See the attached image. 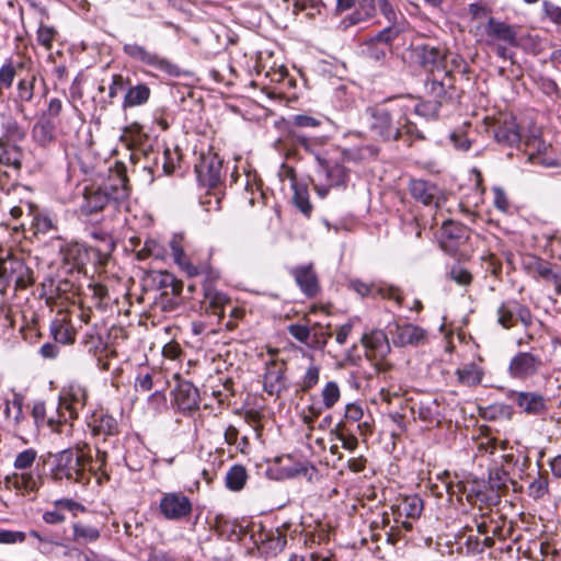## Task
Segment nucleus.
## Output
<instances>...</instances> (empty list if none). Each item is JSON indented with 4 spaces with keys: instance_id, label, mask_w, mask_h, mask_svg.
<instances>
[{
    "instance_id": "2eb2a0df",
    "label": "nucleus",
    "mask_w": 561,
    "mask_h": 561,
    "mask_svg": "<svg viewBox=\"0 0 561 561\" xmlns=\"http://www.w3.org/2000/svg\"><path fill=\"white\" fill-rule=\"evenodd\" d=\"M285 371L286 364L283 360L271 359L266 363L263 387L268 394L279 396L287 389Z\"/></svg>"
},
{
    "instance_id": "c03bdc74",
    "label": "nucleus",
    "mask_w": 561,
    "mask_h": 561,
    "mask_svg": "<svg viewBox=\"0 0 561 561\" xmlns=\"http://www.w3.org/2000/svg\"><path fill=\"white\" fill-rule=\"evenodd\" d=\"M321 398L324 409H332L341 398V391L337 382H327L321 391Z\"/></svg>"
},
{
    "instance_id": "20e7f679",
    "label": "nucleus",
    "mask_w": 561,
    "mask_h": 561,
    "mask_svg": "<svg viewBox=\"0 0 561 561\" xmlns=\"http://www.w3.org/2000/svg\"><path fill=\"white\" fill-rule=\"evenodd\" d=\"M87 461L88 458L78 451L71 449L60 451L56 457L55 479L87 484L90 481V474L85 471Z\"/></svg>"
},
{
    "instance_id": "c9c22d12",
    "label": "nucleus",
    "mask_w": 561,
    "mask_h": 561,
    "mask_svg": "<svg viewBox=\"0 0 561 561\" xmlns=\"http://www.w3.org/2000/svg\"><path fill=\"white\" fill-rule=\"evenodd\" d=\"M424 505L423 500L416 495L404 496L398 506V515L405 516L408 518H419L423 512Z\"/></svg>"
},
{
    "instance_id": "09e8293b",
    "label": "nucleus",
    "mask_w": 561,
    "mask_h": 561,
    "mask_svg": "<svg viewBox=\"0 0 561 561\" xmlns=\"http://www.w3.org/2000/svg\"><path fill=\"white\" fill-rule=\"evenodd\" d=\"M320 379V367L313 363L309 365L301 380L299 381V388L304 392L311 390Z\"/></svg>"
},
{
    "instance_id": "7ed1b4c3",
    "label": "nucleus",
    "mask_w": 561,
    "mask_h": 561,
    "mask_svg": "<svg viewBox=\"0 0 561 561\" xmlns=\"http://www.w3.org/2000/svg\"><path fill=\"white\" fill-rule=\"evenodd\" d=\"M88 391L85 387L78 382H70L65 387L59 397L58 414L59 420L53 417L48 420V425L54 432L62 433V427L67 426L69 420H75L87 403Z\"/></svg>"
},
{
    "instance_id": "ea45409f",
    "label": "nucleus",
    "mask_w": 561,
    "mask_h": 561,
    "mask_svg": "<svg viewBox=\"0 0 561 561\" xmlns=\"http://www.w3.org/2000/svg\"><path fill=\"white\" fill-rule=\"evenodd\" d=\"M84 244L78 242H71L65 244L60 249V253L62 255V260L66 264L70 265L71 268H77L80 264V255L82 256V251L84 249Z\"/></svg>"
},
{
    "instance_id": "a18cd8bd",
    "label": "nucleus",
    "mask_w": 561,
    "mask_h": 561,
    "mask_svg": "<svg viewBox=\"0 0 561 561\" xmlns=\"http://www.w3.org/2000/svg\"><path fill=\"white\" fill-rule=\"evenodd\" d=\"M23 67V62H18L15 66L11 60H8L0 68V88L9 89L12 87L13 81L16 77V71L19 68Z\"/></svg>"
},
{
    "instance_id": "6e6552de",
    "label": "nucleus",
    "mask_w": 561,
    "mask_h": 561,
    "mask_svg": "<svg viewBox=\"0 0 561 561\" xmlns=\"http://www.w3.org/2000/svg\"><path fill=\"white\" fill-rule=\"evenodd\" d=\"M545 363L540 354L535 352H517L508 363L507 373L511 378L526 381L539 374Z\"/></svg>"
},
{
    "instance_id": "f257e3e1",
    "label": "nucleus",
    "mask_w": 561,
    "mask_h": 561,
    "mask_svg": "<svg viewBox=\"0 0 561 561\" xmlns=\"http://www.w3.org/2000/svg\"><path fill=\"white\" fill-rule=\"evenodd\" d=\"M410 107L403 101L367 107L365 115L371 133L383 140H396L402 133L422 138L416 127L408 118Z\"/></svg>"
},
{
    "instance_id": "338daca9",
    "label": "nucleus",
    "mask_w": 561,
    "mask_h": 561,
    "mask_svg": "<svg viewBox=\"0 0 561 561\" xmlns=\"http://www.w3.org/2000/svg\"><path fill=\"white\" fill-rule=\"evenodd\" d=\"M179 156L176 152L171 151L169 148L163 151V171L165 174H172L176 168Z\"/></svg>"
},
{
    "instance_id": "e433bc0d",
    "label": "nucleus",
    "mask_w": 561,
    "mask_h": 561,
    "mask_svg": "<svg viewBox=\"0 0 561 561\" xmlns=\"http://www.w3.org/2000/svg\"><path fill=\"white\" fill-rule=\"evenodd\" d=\"M247 480V469L242 465H234L228 470L225 482L227 489L239 492L244 488Z\"/></svg>"
},
{
    "instance_id": "c756f323",
    "label": "nucleus",
    "mask_w": 561,
    "mask_h": 561,
    "mask_svg": "<svg viewBox=\"0 0 561 561\" xmlns=\"http://www.w3.org/2000/svg\"><path fill=\"white\" fill-rule=\"evenodd\" d=\"M150 95L151 90L146 83L129 85L125 93L122 107L123 110H127L145 105L149 101Z\"/></svg>"
},
{
    "instance_id": "bf43d9fd",
    "label": "nucleus",
    "mask_w": 561,
    "mask_h": 561,
    "mask_svg": "<svg viewBox=\"0 0 561 561\" xmlns=\"http://www.w3.org/2000/svg\"><path fill=\"white\" fill-rule=\"evenodd\" d=\"M411 108L414 110V112L424 117H436L438 115L439 106L437 104H434L433 102H424V103H417L413 106L408 105Z\"/></svg>"
},
{
    "instance_id": "e2e57ef3",
    "label": "nucleus",
    "mask_w": 561,
    "mask_h": 561,
    "mask_svg": "<svg viewBox=\"0 0 561 561\" xmlns=\"http://www.w3.org/2000/svg\"><path fill=\"white\" fill-rule=\"evenodd\" d=\"M129 84V79H125L121 73L113 75L112 82L108 87V96L114 99L118 93Z\"/></svg>"
},
{
    "instance_id": "3c124183",
    "label": "nucleus",
    "mask_w": 561,
    "mask_h": 561,
    "mask_svg": "<svg viewBox=\"0 0 561 561\" xmlns=\"http://www.w3.org/2000/svg\"><path fill=\"white\" fill-rule=\"evenodd\" d=\"M295 193L293 196V201L295 206L305 215H309L311 213L312 206L309 202L308 191L304 187L295 186Z\"/></svg>"
},
{
    "instance_id": "72a5a7b5",
    "label": "nucleus",
    "mask_w": 561,
    "mask_h": 561,
    "mask_svg": "<svg viewBox=\"0 0 561 561\" xmlns=\"http://www.w3.org/2000/svg\"><path fill=\"white\" fill-rule=\"evenodd\" d=\"M412 410L423 422H433L440 416L439 402L436 398L428 397L420 400Z\"/></svg>"
},
{
    "instance_id": "603ef678",
    "label": "nucleus",
    "mask_w": 561,
    "mask_h": 561,
    "mask_svg": "<svg viewBox=\"0 0 561 561\" xmlns=\"http://www.w3.org/2000/svg\"><path fill=\"white\" fill-rule=\"evenodd\" d=\"M36 457L37 453L34 449H25L15 457L14 468L18 470L28 469L33 466Z\"/></svg>"
},
{
    "instance_id": "58836bf2",
    "label": "nucleus",
    "mask_w": 561,
    "mask_h": 561,
    "mask_svg": "<svg viewBox=\"0 0 561 561\" xmlns=\"http://www.w3.org/2000/svg\"><path fill=\"white\" fill-rule=\"evenodd\" d=\"M23 403L24 397L18 392H13L12 398L5 402L4 414L8 419L13 420L15 424L23 419Z\"/></svg>"
},
{
    "instance_id": "13d9d810",
    "label": "nucleus",
    "mask_w": 561,
    "mask_h": 561,
    "mask_svg": "<svg viewBox=\"0 0 561 561\" xmlns=\"http://www.w3.org/2000/svg\"><path fill=\"white\" fill-rule=\"evenodd\" d=\"M288 332L291 336H294L297 341L309 345V339L312 334V331L309 327L304 324H290L288 327Z\"/></svg>"
},
{
    "instance_id": "37998d69",
    "label": "nucleus",
    "mask_w": 561,
    "mask_h": 561,
    "mask_svg": "<svg viewBox=\"0 0 561 561\" xmlns=\"http://www.w3.org/2000/svg\"><path fill=\"white\" fill-rule=\"evenodd\" d=\"M337 440L341 442L342 447L348 451H354L358 446L357 437L347 432L342 423H339L334 430L331 431Z\"/></svg>"
},
{
    "instance_id": "423d86ee",
    "label": "nucleus",
    "mask_w": 561,
    "mask_h": 561,
    "mask_svg": "<svg viewBox=\"0 0 561 561\" xmlns=\"http://www.w3.org/2000/svg\"><path fill=\"white\" fill-rule=\"evenodd\" d=\"M123 51L129 58L139 61L146 66L152 67L156 70L162 71L169 76H179V67L169 59L160 56L154 51L148 50L145 46L137 43H126L123 46Z\"/></svg>"
},
{
    "instance_id": "a211bd4d",
    "label": "nucleus",
    "mask_w": 561,
    "mask_h": 561,
    "mask_svg": "<svg viewBox=\"0 0 561 561\" xmlns=\"http://www.w3.org/2000/svg\"><path fill=\"white\" fill-rule=\"evenodd\" d=\"M409 192L415 201L425 206H439L442 192L433 182L422 179H413L409 183Z\"/></svg>"
},
{
    "instance_id": "1a4fd4ad",
    "label": "nucleus",
    "mask_w": 561,
    "mask_h": 561,
    "mask_svg": "<svg viewBox=\"0 0 561 561\" xmlns=\"http://www.w3.org/2000/svg\"><path fill=\"white\" fill-rule=\"evenodd\" d=\"M388 334L391 336V341L394 346H419L426 342V331L412 323H399L397 321L391 322L387 327Z\"/></svg>"
},
{
    "instance_id": "0eeeda50",
    "label": "nucleus",
    "mask_w": 561,
    "mask_h": 561,
    "mask_svg": "<svg viewBox=\"0 0 561 561\" xmlns=\"http://www.w3.org/2000/svg\"><path fill=\"white\" fill-rule=\"evenodd\" d=\"M362 344L366 350V358L371 362L377 371H387L390 365L385 358L390 353L388 336L382 331H373L362 336Z\"/></svg>"
},
{
    "instance_id": "6e6d98bb",
    "label": "nucleus",
    "mask_w": 561,
    "mask_h": 561,
    "mask_svg": "<svg viewBox=\"0 0 561 561\" xmlns=\"http://www.w3.org/2000/svg\"><path fill=\"white\" fill-rule=\"evenodd\" d=\"M55 35L56 31L54 30V27L41 24L37 31V42L46 49H50Z\"/></svg>"
},
{
    "instance_id": "2f4dec72",
    "label": "nucleus",
    "mask_w": 561,
    "mask_h": 561,
    "mask_svg": "<svg viewBox=\"0 0 561 561\" xmlns=\"http://www.w3.org/2000/svg\"><path fill=\"white\" fill-rule=\"evenodd\" d=\"M93 435L114 436L119 433L117 420L106 413L94 415L90 424Z\"/></svg>"
},
{
    "instance_id": "4be33fe9",
    "label": "nucleus",
    "mask_w": 561,
    "mask_h": 561,
    "mask_svg": "<svg viewBox=\"0 0 561 561\" xmlns=\"http://www.w3.org/2000/svg\"><path fill=\"white\" fill-rule=\"evenodd\" d=\"M425 93L432 99L430 102L438 106L445 101L447 90L453 88V78L449 72L433 73L425 81Z\"/></svg>"
},
{
    "instance_id": "412c9836",
    "label": "nucleus",
    "mask_w": 561,
    "mask_h": 561,
    "mask_svg": "<svg viewBox=\"0 0 561 561\" xmlns=\"http://www.w3.org/2000/svg\"><path fill=\"white\" fill-rule=\"evenodd\" d=\"M35 82L36 73L34 71H27L25 76L19 79L15 89V98L13 99L16 112L27 121L31 119V116L26 113L25 103H28L34 99Z\"/></svg>"
},
{
    "instance_id": "0e129e2a",
    "label": "nucleus",
    "mask_w": 561,
    "mask_h": 561,
    "mask_svg": "<svg viewBox=\"0 0 561 561\" xmlns=\"http://www.w3.org/2000/svg\"><path fill=\"white\" fill-rule=\"evenodd\" d=\"M170 248L172 251V255L174 257V261H181L184 260L185 252L183 247V236L181 234H174L172 239L170 240Z\"/></svg>"
},
{
    "instance_id": "dca6fc26",
    "label": "nucleus",
    "mask_w": 561,
    "mask_h": 561,
    "mask_svg": "<svg viewBox=\"0 0 561 561\" xmlns=\"http://www.w3.org/2000/svg\"><path fill=\"white\" fill-rule=\"evenodd\" d=\"M523 267L530 276L552 283L557 294H561V276L552 271L549 262L535 255H527L523 259Z\"/></svg>"
},
{
    "instance_id": "b1692460",
    "label": "nucleus",
    "mask_w": 561,
    "mask_h": 561,
    "mask_svg": "<svg viewBox=\"0 0 561 561\" xmlns=\"http://www.w3.org/2000/svg\"><path fill=\"white\" fill-rule=\"evenodd\" d=\"M4 488L14 490L21 495L36 492L41 484V477L32 472L12 473L4 478Z\"/></svg>"
},
{
    "instance_id": "a878e982",
    "label": "nucleus",
    "mask_w": 561,
    "mask_h": 561,
    "mask_svg": "<svg viewBox=\"0 0 561 561\" xmlns=\"http://www.w3.org/2000/svg\"><path fill=\"white\" fill-rule=\"evenodd\" d=\"M291 275L306 296L314 297L319 293L320 286L312 264L295 267Z\"/></svg>"
},
{
    "instance_id": "4d7b16f0",
    "label": "nucleus",
    "mask_w": 561,
    "mask_h": 561,
    "mask_svg": "<svg viewBox=\"0 0 561 561\" xmlns=\"http://www.w3.org/2000/svg\"><path fill=\"white\" fill-rule=\"evenodd\" d=\"M26 535L23 531L0 529V545H14L24 542Z\"/></svg>"
},
{
    "instance_id": "39448f33",
    "label": "nucleus",
    "mask_w": 561,
    "mask_h": 561,
    "mask_svg": "<svg viewBox=\"0 0 561 561\" xmlns=\"http://www.w3.org/2000/svg\"><path fill=\"white\" fill-rule=\"evenodd\" d=\"M32 283V272L21 259L12 254L0 257L1 294H3L11 284H14L15 289H25Z\"/></svg>"
},
{
    "instance_id": "f03ea898",
    "label": "nucleus",
    "mask_w": 561,
    "mask_h": 561,
    "mask_svg": "<svg viewBox=\"0 0 561 561\" xmlns=\"http://www.w3.org/2000/svg\"><path fill=\"white\" fill-rule=\"evenodd\" d=\"M128 196V179L124 168L116 170L102 187L88 190L84 194L89 213L102 210L110 202L119 203L127 199Z\"/></svg>"
},
{
    "instance_id": "49530a36",
    "label": "nucleus",
    "mask_w": 561,
    "mask_h": 561,
    "mask_svg": "<svg viewBox=\"0 0 561 561\" xmlns=\"http://www.w3.org/2000/svg\"><path fill=\"white\" fill-rule=\"evenodd\" d=\"M402 31L403 28L400 26V24L394 23L385 27L371 38L376 39L377 43L388 48V46L402 33Z\"/></svg>"
},
{
    "instance_id": "774afa93",
    "label": "nucleus",
    "mask_w": 561,
    "mask_h": 561,
    "mask_svg": "<svg viewBox=\"0 0 561 561\" xmlns=\"http://www.w3.org/2000/svg\"><path fill=\"white\" fill-rule=\"evenodd\" d=\"M542 10L545 12V15L551 20L556 24L561 25V8L549 2L545 1L542 3Z\"/></svg>"
},
{
    "instance_id": "f3484780",
    "label": "nucleus",
    "mask_w": 561,
    "mask_h": 561,
    "mask_svg": "<svg viewBox=\"0 0 561 561\" xmlns=\"http://www.w3.org/2000/svg\"><path fill=\"white\" fill-rule=\"evenodd\" d=\"M198 389L188 380L178 379L173 390V401L183 413L195 411L199 408Z\"/></svg>"
},
{
    "instance_id": "9b49d317",
    "label": "nucleus",
    "mask_w": 561,
    "mask_h": 561,
    "mask_svg": "<svg viewBox=\"0 0 561 561\" xmlns=\"http://www.w3.org/2000/svg\"><path fill=\"white\" fill-rule=\"evenodd\" d=\"M93 238L100 240V244L84 247L82 256L80 255V264L78 265V270H82L88 264H92L93 266L105 265L112 251L115 248L113 239L108 236L94 233Z\"/></svg>"
},
{
    "instance_id": "bb28decb",
    "label": "nucleus",
    "mask_w": 561,
    "mask_h": 561,
    "mask_svg": "<svg viewBox=\"0 0 561 561\" xmlns=\"http://www.w3.org/2000/svg\"><path fill=\"white\" fill-rule=\"evenodd\" d=\"M378 0H356L355 11L344 18L341 25L344 30L364 23L375 16Z\"/></svg>"
},
{
    "instance_id": "680f3d73",
    "label": "nucleus",
    "mask_w": 561,
    "mask_h": 561,
    "mask_svg": "<svg viewBox=\"0 0 561 561\" xmlns=\"http://www.w3.org/2000/svg\"><path fill=\"white\" fill-rule=\"evenodd\" d=\"M360 360H362V357L359 354H357V345L354 344L352 347H350L345 352L341 362L337 363V366L340 368H343L346 366H358Z\"/></svg>"
},
{
    "instance_id": "79ce46f5",
    "label": "nucleus",
    "mask_w": 561,
    "mask_h": 561,
    "mask_svg": "<svg viewBox=\"0 0 561 561\" xmlns=\"http://www.w3.org/2000/svg\"><path fill=\"white\" fill-rule=\"evenodd\" d=\"M310 330L312 334L309 339V346L318 350L324 348L332 333L329 327H323L319 323L313 324Z\"/></svg>"
},
{
    "instance_id": "864d4df0",
    "label": "nucleus",
    "mask_w": 561,
    "mask_h": 561,
    "mask_svg": "<svg viewBox=\"0 0 561 561\" xmlns=\"http://www.w3.org/2000/svg\"><path fill=\"white\" fill-rule=\"evenodd\" d=\"M449 277L460 286H468L472 282L471 273L460 265L451 266L449 271Z\"/></svg>"
},
{
    "instance_id": "393cba45",
    "label": "nucleus",
    "mask_w": 561,
    "mask_h": 561,
    "mask_svg": "<svg viewBox=\"0 0 561 561\" xmlns=\"http://www.w3.org/2000/svg\"><path fill=\"white\" fill-rule=\"evenodd\" d=\"M494 138L499 144L513 147L520 142L519 127L514 116H504L494 127Z\"/></svg>"
},
{
    "instance_id": "f8f14e48",
    "label": "nucleus",
    "mask_w": 561,
    "mask_h": 561,
    "mask_svg": "<svg viewBox=\"0 0 561 561\" xmlns=\"http://www.w3.org/2000/svg\"><path fill=\"white\" fill-rule=\"evenodd\" d=\"M520 321L526 328L531 324V313L526 306L516 300L503 301L497 308V323L504 329H511Z\"/></svg>"
},
{
    "instance_id": "4c0bfd02",
    "label": "nucleus",
    "mask_w": 561,
    "mask_h": 561,
    "mask_svg": "<svg viewBox=\"0 0 561 561\" xmlns=\"http://www.w3.org/2000/svg\"><path fill=\"white\" fill-rule=\"evenodd\" d=\"M458 381L465 386L473 387L481 382L482 371L474 365H466L456 371Z\"/></svg>"
},
{
    "instance_id": "7c9ffc66",
    "label": "nucleus",
    "mask_w": 561,
    "mask_h": 561,
    "mask_svg": "<svg viewBox=\"0 0 561 561\" xmlns=\"http://www.w3.org/2000/svg\"><path fill=\"white\" fill-rule=\"evenodd\" d=\"M121 140L129 149H141L145 151V144L148 141V135L144 131L142 126L136 122L124 127Z\"/></svg>"
},
{
    "instance_id": "69168bd1",
    "label": "nucleus",
    "mask_w": 561,
    "mask_h": 561,
    "mask_svg": "<svg viewBox=\"0 0 561 561\" xmlns=\"http://www.w3.org/2000/svg\"><path fill=\"white\" fill-rule=\"evenodd\" d=\"M377 8L390 24L398 23V14L388 0H378Z\"/></svg>"
},
{
    "instance_id": "4468645a",
    "label": "nucleus",
    "mask_w": 561,
    "mask_h": 561,
    "mask_svg": "<svg viewBox=\"0 0 561 561\" xmlns=\"http://www.w3.org/2000/svg\"><path fill=\"white\" fill-rule=\"evenodd\" d=\"M160 512L167 519H181L191 514L192 503L182 493H165L160 500Z\"/></svg>"
},
{
    "instance_id": "aec40b11",
    "label": "nucleus",
    "mask_w": 561,
    "mask_h": 561,
    "mask_svg": "<svg viewBox=\"0 0 561 561\" xmlns=\"http://www.w3.org/2000/svg\"><path fill=\"white\" fill-rule=\"evenodd\" d=\"M485 34L489 37L486 41L489 45L494 44L497 41L503 42L508 46H518L516 28L494 18L488 19V23L485 25Z\"/></svg>"
},
{
    "instance_id": "052dcab7",
    "label": "nucleus",
    "mask_w": 561,
    "mask_h": 561,
    "mask_svg": "<svg viewBox=\"0 0 561 561\" xmlns=\"http://www.w3.org/2000/svg\"><path fill=\"white\" fill-rule=\"evenodd\" d=\"M33 226L36 232L47 233L55 229V224L48 215L38 214L33 220Z\"/></svg>"
},
{
    "instance_id": "f704fd0d",
    "label": "nucleus",
    "mask_w": 561,
    "mask_h": 561,
    "mask_svg": "<svg viewBox=\"0 0 561 561\" xmlns=\"http://www.w3.org/2000/svg\"><path fill=\"white\" fill-rule=\"evenodd\" d=\"M55 125L53 122L43 116L34 125L32 129V137L39 146H47L54 139Z\"/></svg>"
},
{
    "instance_id": "473e14b6",
    "label": "nucleus",
    "mask_w": 561,
    "mask_h": 561,
    "mask_svg": "<svg viewBox=\"0 0 561 561\" xmlns=\"http://www.w3.org/2000/svg\"><path fill=\"white\" fill-rule=\"evenodd\" d=\"M388 48L377 43L376 39H366L359 48V54L375 66L385 64Z\"/></svg>"
},
{
    "instance_id": "8fccbe9b",
    "label": "nucleus",
    "mask_w": 561,
    "mask_h": 561,
    "mask_svg": "<svg viewBox=\"0 0 561 561\" xmlns=\"http://www.w3.org/2000/svg\"><path fill=\"white\" fill-rule=\"evenodd\" d=\"M548 478L538 473L528 486V495L535 500L542 499L548 493Z\"/></svg>"
},
{
    "instance_id": "9d476101",
    "label": "nucleus",
    "mask_w": 561,
    "mask_h": 561,
    "mask_svg": "<svg viewBox=\"0 0 561 561\" xmlns=\"http://www.w3.org/2000/svg\"><path fill=\"white\" fill-rule=\"evenodd\" d=\"M508 399L528 415H543L549 410V399L536 391H511Z\"/></svg>"
},
{
    "instance_id": "c85d7f7f",
    "label": "nucleus",
    "mask_w": 561,
    "mask_h": 561,
    "mask_svg": "<svg viewBox=\"0 0 561 561\" xmlns=\"http://www.w3.org/2000/svg\"><path fill=\"white\" fill-rule=\"evenodd\" d=\"M419 49L421 64L430 70L431 75L448 72L444 68L445 55L439 48L431 45H423Z\"/></svg>"
},
{
    "instance_id": "5fc2aeb1",
    "label": "nucleus",
    "mask_w": 561,
    "mask_h": 561,
    "mask_svg": "<svg viewBox=\"0 0 561 561\" xmlns=\"http://www.w3.org/2000/svg\"><path fill=\"white\" fill-rule=\"evenodd\" d=\"M135 390L137 392H149L153 388V376L149 371H139L136 376Z\"/></svg>"
},
{
    "instance_id": "cd10ccee",
    "label": "nucleus",
    "mask_w": 561,
    "mask_h": 561,
    "mask_svg": "<svg viewBox=\"0 0 561 561\" xmlns=\"http://www.w3.org/2000/svg\"><path fill=\"white\" fill-rule=\"evenodd\" d=\"M202 304L206 311H210L221 319L225 316L226 307L231 305V300L226 294L215 289L210 285H205Z\"/></svg>"
},
{
    "instance_id": "6ab92c4d",
    "label": "nucleus",
    "mask_w": 561,
    "mask_h": 561,
    "mask_svg": "<svg viewBox=\"0 0 561 561\" xmlns=\"http://www.w3.org/2000/svg\"><path fill=\"white\" fill-rule=\"evenodd\" d=\"M195 169L199 181L204 185L214 187L221 180L222 161L215 153L202 156L201 161Z\"/></svg>"
},
{
    "instance_id": "a19ab883",
    "label": "nucleus",
    "mask_w": 561,
    "mask_h": 561,
    "mask_svg": "<svg viewBox=\"0 0 561 561\" xmlns=\"http://www.w3.org/2000/svg\"><path fill=\"white\" fill-rule=\"evenodd\" d=\"M72 528L73 541L78 543L93 542L96 541L100 537L99 529L93 526L76 523L73 524Z\"/></svg>"
},
{
    "instance_id": "ddd939ff",
    "label": "nucleus",
    "mask_w": 561,
    "mask_h": 561,
    "mask_svg": "<svg viewBox=\"0 0 561 561\" xmlns=\"http://www.w3.org/2000/svg\"><path fill=\"white\" fill-rule=\"evenodd\" d=\"M321 165V174L325 179V183H314L317 194L323 198L328 195L331 187H344L346 185L348 173L344 165L334 163L329 164L318 159Z\"/></svg>"
},
{
    "instance_id": "5701e85b",
    "label": "nucleus",
    "mask_w": 561,
    "mask_h": 561,
    "mask_svg": "<svg viewBox=\"0 0 561 561\" xmlns=\"http://www.w3.org/2000/svg\"><path fill=\"white\" fill-rule=\"evenodd\" d=\"M350 286L362 297L379 295L382 298L393 299L398 306L402 305L400 290L391 285L366 284L362 280H351Z\"/></svg>"
},
{
    "instance_id": "de8ad7c7",
    "label": "nucleus",
    "mask_w": 561,
    "mask_h": 561,
    "mask_svg": "<svg viewBox=\"0 0 561 561\" xmlns=\"http://www.w3.org/2000/svg\"><path fill=\"white\" fill-rule=\"evenodd\" d=\"M465 238V228L453 221H446L442 227V244L446 249L445 239L460 241Z\"/></svg>"
}]
</instances>
